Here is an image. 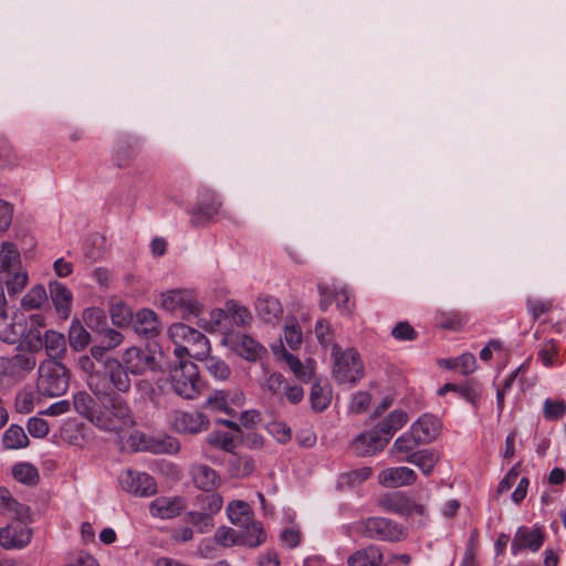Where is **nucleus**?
I'll return each mask as SVG.
<instances>
[{
	"mask_svg": "<svg viewBox=\"0 0 566 566\" xmlns=\"http://www.w3.org/2000/svg\"><path fill=\"white\" fill-rule=\"evenodd\" d=\"M48 294L43 285L33 286L21 300V306L25 311L41 307L46 301Z\"/></svg>",
	"mask_w": 566,
	"mask_h": 566,
	"instance_id": "c03bdc74",
	"label": "nucleus"
},
{
	"mask_svg": "<svg viewBox=\"0 0 566 566\" xmlns=\"http://www.w3.org/2000/svg\"><path fill=\"white\" fill-rule=\"evenodd\" d=\"M29 275L22 268L20 252L11 242H3L0 249V282H3L9 296L20 294L27 286Z\"/></svg>",
	"mask_w": 566,
	"mask_h": 566,
	"instance_id": "423d86ee",
	"label": "nucleus"
},
{
	"mask_svg": "<svg viewBox=\"0 0 566 566\" xmlns=\"http://www.w3.org/2000/svg\"><path fill=\"white\" fill-rule=\"evenodd\" d=\"M91 340L90 333L78 321H73L69 329V343L74 350L84 349Z\"/></svg>",
	"mask_w": 566,
	"mask_h": 566,
	"instance_id": "ea45409f",
	"label": "nucleus"
},
{
	"mask_svg": "<svg viewBox=\"0 0 566 566\" xmlns=\"http://www.w3.org/2000/svg\"><path fill=\"white\" fill-rule=\"evenodd\" d=\"M552 307V303L548 301L542 300H528L527 308L533 314L535 318L539 317L542 314L548 312Z\"/></svg>",
	"mask_w": 566,
	"mask_h": 566,
	"instance_id": "338daca9",
	"label": "nucleus"
},
{
	"mask_svg": "<svg viewBox=\"0 0 566 566\" xmlns=\"http://www.w3.org/2000/svg\"><path fill=\"white\" fill-rule=\"evenodd\" d=\"M284 339L292 349H296L302 344L303 334L295 318L286 319Z\"/></svg>",
	"mask_w": 566,
	"mask_h": 566,
	"instance_id": "09e8293b",
	"label": "nucleus"
},
{
	"mask_svg": "<svg viewBox=\"0 0 566 566\" xmlns=\"http://www.w3.org/2000/svg\"><path fill=\"white\" fill-rule=\"evenodd\" d=\"M170 381L175 392L185 399H195L203 386L197 365L187 359H179L170 369Z\"/></svg>",
	"mask_w": 566,
	"mask_h": 566,
	"instance_id": "6e6552de",
	"label": "nucleus"
},
{
	"mask_svg": "<svg viewBox=\"0 0 566 566\" xmlns=\"http://www.w3.org/2000/svg\"><path fill=\"white\" fill-rule=\"evenodd\" d=\"M287 381L277 373L271 374L265 380V387L274 395H282Z\"/></svg>",
	"mask_w": 566,
	"mask_h": 566,
	"instance_id": "e2e57ef3",
	"label": "nucleus"
},
{
	"mask_svg": "<svg viewBox=\"0 0 566 566\" xmlns=\"http://www.w3.org/2000/svg\"><path fill=\"white\" fill-rule=\"evenodd\" d=\"M83 321L88 328L97 333L103 332L107 325L104 311L97 307L86 308L83 313Z\"/></svg>",
	"mask_w": 566,
	"mask_h": 566,
	"instance_id": "49530a36",
	"label": "nucleus"
},
{
	"mask_svg": "<svg viewBox=\"0 0 566 566\" xmlns=\"http://www.w3.org/2000/svg\"><path fill=\"white\" fill-rule=\"evenodd\" d=\"M315 333L318 338V342L323 346H327L332 343V335L329 332V326L325 321H318L315 325Z\"/></svg>",
	"mask_w": 566,
	"mask_h": 566,
	"instance_id": "774afa93",
	"label": "nucleus"
},
{
	"mask_svg": "<svg viewBox=\"0 0 566 566\" xmlns=\"http://www.w3.org/2000/svg\"><path fill=\"white\" fill-rule=\"evenodd\" d=\"M448 367L459 369L462 375H470L476 369V358L473 354L464 353L449 360Z\"/></svg>",
	"mask_w": 566,
	"mask_h": 566,
	"instance_id": "3c124183",
	"label": "nucleus"
},
{
	"mask_svg": "<svg viewBox=\"0 0 566 566\" xmlns=\"http://www.w3.org/2000/svg\"><path fill=\"white\" fill-rule=\"evenodd\" d=\"M379 505L387 512L405 516L412 514L423 515L426 511L423 504L416 503L412 499L400 492L384 495L379 499Z\"/></svg>",
	"mask_w": 566,
	"mask_h": 566,
	"instance_id": "f3484780",
	"label": "nucleus"
},
{
	"mask_svg": "<svg viewBox=\"0 0 566 566\" xmlns=\"http://www.w3.org/2000/svg\"><path fill=\"white\" fill-rule=\"evenodd\" d=\"M422 444L417 440L415 433L409 430L399 436L392 443L389 454L398 462L406 461L411 454H416L418 446Z\"/></svg>",
	"mask_w": 566,
	"mask_h": 566,
	"instance_id": "a878e982",
	"label": "nucleus"
},
{
	"mask_svg": "<svg viewBox=\"0 0 566 566\" xmlns=\"http://www.w3.org/2000/svg\"><path fill=\"white\" fill-rule=\"evenodd\" d=\"M119 483L124 491L138 496H149L156 492L154 479L144 472L127 470L120 474Z\"/></svg>",
	"mask_w": 566,
	"mask_h": 566,
	"instance_id": "dca6fc26",
	"label": "nucleus"
},
{
	"mask_svg": "<svg viewBox=\"0 0 566 566\" xmlns=\"http://www.w3.org/2000/svg\"><path fill=\"white\" fill-rule=\"evenodd\" d=\"M227 319H228L227 307L224 310L214 308L209 313V318L202 317L198 321V326L209 333L220 331L226 334V333H228L227 326L224 324Z\"/></svg>",
	"mask_w": 566,
	"mask_h": 566,
	"instance_id": "f704fd0d",
	"label": "nucleus"
},
{
	"mask_svg": "<svg viewBox=\"0 0 566 566\" xmlns=\"http://www.w3.org/2000/svg\"><path fill=\"white\" fill-rule=\"evenodd\" d=\"M155 304L160 310L186 319L191 316H199L203 308L198 293L190 287L165 290L158 294Z\"/></svg>",
	"mask_w": 566,
	"mask_h": 566,
	"instance_id": "39448f33",
	"label": "nucleus"
},
{
	"mask_svg": "<svg viewBox=\"0 0 566 566\" xmlns=\"http://www.w3.org/2000/svg\"><path fill=\"white\" fill-rule=\"evenodd\" d=\"M408 421V415L401 409H396L391 411L387 417L381 419L375 428L380 432V434L389 440L392 436L400 430Z\"/></svg>",
	"mask_w": 566,
	"mask_h": 566,
	"instance_id": "c85d7f7f",
	"label": "nucleus"
},
{
	"mask_svg": "<svg viewBox=\"0 0 566 566\" xmlns=\"http://www.w3.org/2000/svg\"><path fill=\"white\" fill-rule=\"evenodd\" d=\"M186 507L182 496H159L149 506L150 514L159 518H174Z\"/></svg>",
	"mask_w": 566,
	"mask_h": 566,
	"instance_id": "4be33fe9",
	"label": "nucleus"
},
{
	"mask_svg": "<svg viewBox=\"0 0 566 566\" xmlns=\"http://www.w3.org/2000/svg\"><path fill=\"white\" fill-rule=\"evenodd\" d=\"M1 513L15 520L0 528V545L4 549H21L32 538V530L23 522L29 517V509L18 503L7 489H0Z\"/></svg>",
	"mask_w": 566,
	"mask_h": 566,
	"instance_id": "f03ea898",
	"label": "nucleus"
},
{
	"mask_svg": "<svg viewBox=\"0 0 566 566\" xmlns=\"http://www.w3.org/2000/svg\"><path fill=\"white\" fill-rule=\"evenodd\" d=\"M197 502L199 510L210 513L212 516L217 514L223 505L222 496L217 493L198 496Z\"/></svg>",
	"mask_w": 566,
	"mask_h": 566,
	"instance_id": "603ef678",
	"label": "nucleus"
},
{
	"mask_svg": "<svg viewBox=\"0 0 566 566\" xmlns=\"http://www.w3.org/2000/svg\"><path fill=\"white\" fill-rule=\"evenodd\" d=\"M70 375L66 367L56 360H44L39 366L38 390L43 396L57 397L66 392Z\"/></svg>",
	"mask_w": 566,
	"mask_h": 566,
	"instance_id": "0eeeda50",
	"label": "nucleus"
},
{
	"mask_svg": "<svg viewBox=\"0 0 566 566\" xmlns=\"http://www.w3.org/2000/svg\"><path fill=\"white\" fill-rule=\"evenodd\" d=\"M543 413L547 420H558L566 413V403L564 400L547 398L544 401Z\"/></svg>",
	"mask_w": 566,
	"mask_h": 566,
	"instance_id": "864d4df0",
	"label": "nucleus"
},
{
	"mask_svg": "<svg viewBox=\"0 0 566 566\" xmlns=\"http://www.w3.org/2000/svg\"><path fill=\"white\" fill-rule=\"evenodd\" d=\"M99 333L103 335L102 343L109 350L118 347L124 340L123 335L114 328L105 327L104 331Z\"/></svg>",
	"mask_w": 566,
	"mask_h": 566,
	"instance_id": "680f3d73",
	"label": "nucleus"
},
{
	"mask_svg": "<svg viewBox=\"0 0 566 566\" xmlns=\"http://www.w3.org/2000/svg\"><path fill=\"white\" fill-rule=\"evenodd\" d=\"M228 318H231L237 326H248L252 322V315L250 311L239 304L238 302L230 300L227 302Z\"/></svg>",
	"mask_w": 566,
	"mask_h": 566,
	"instance_id": "79ce46f5",
	"label": "nucleus"
},
{
	"mask_svg": "<svg viewBox=\"0 0 566 566\" xmlns=\"http://www.w3.org/2000/svg\"><path fill=\"white\" fill-rule=\"evenodd\" d=\"M94 397L86 391H78L73 396V405L77 413L85 417L96 428L107 432L119 433L128 431L135 426V418L128 402L120 397L111 400H99L103 408Z\"/></svg>",
	"mask_w": 566,
	"mask_h": 566,
	"instance_id": "f257e3e1",
	"label": "nucleus"
},
{
	"mask_svg": "<svg viewBox=\"0 0 566 566\" xmlns=\"http://www.w3.org/2000/svg\"><path fill=\"white\" fill-rule=\"evenodd\" d=\"M170 424L181 434H197L208 430L210 421L202 412L175 410L170 415Z\"/></svg>",
	"mask_w": 566,
	"mask_h": 566,
	"instance_id": "ddd939ff",
	"label": "nucleus"
},
{
	"mask_svg": "<svg viewBox=\"0 0 566 566\" xmlns=\"http://www.w3.org/2000/svg\"><path fill=\"white\" fill-rule=\"evenodd\" d=\"M239 545L250 548H256L266 541V533L260 521L254 520V516L245 525L240 526Z\"/></svg>",
	"mask_w": 566,
	"mask_h": 566,
	"instance_id": "393cba45",
	"label": "nucleus"
},
{
	"mask_svg": "<svg viewBox=\"0 0 566 566\" xmlns=\"http://www.w3.org/2000/svg\"><path fill=\"white\" fill-rule=\"evenodd\" d=\"M319 292V307L322 311H327L333 301L336 302L337 308L343 315H349L354 310V302L352 301L350 294L345 286L332 284L318 285Z\"/></svg>",
	"mask_w": 566,
	"mask_h": 566,
	"instance_id": "2eb2a0df",
	"label": "nucleus"
},
{
	"mask_svg": "<svg viewBox=\"0 0 566 566\" xmlns=\"http://www.w3.org/2000/svg\"><path fill=\"white\" fill-rule=\"evenodd\" d=\"M12 217V207L8 202L0 199V231H4L10 227Z\"/></svg>",
	"mask_w": 566,
	"mask_h": 566,
	"instance_id": "69168bd1",
	"label": "nucleus"
},
{
	"mask_svg": "<svg viewBox=\"0 0 566 566\" xmlns=\"http://www.w3.org/2000/svg\"><path fill=\"white\" fill-rule=\"evenodd\" d=\"M388 444L386 438L374 427L369 431L363 432L353 441V449L359 455H374Z\"/></svg>",
	"mask_w": 566,
	"mask_h": 566,
	"instance_id": "412c9836",
	"label": "nucleus"
},
{
	"mask_svg": "<svg viewBox=\"0 0 566 566\" xmlns=\"http://www.w3.org/2000/svg\"><path fill=\"white\" fill-rule=\"evenodd\" d=\"M410 430L415 433L418 441L427 444L436 440L440 434L441 422L437 417L424 413L411 424Z\"/></svg>",
	"mask_w": 566,
	"mask_h": 566,
	"instance_id": "5701e85b",
	"label": "nucleus"
},
{
	"mask_svg": "<svg viewBox=\"0 0 566 566\" xmlns=\"http://www.w3.org/2000/svg\"><path fill=\"white\" fill-rule=\"evenodd\" d=\"M255 311L258 316L268 324L277 323L283 313L280 301L273 296L259 297L255 303Z\"/></svg>",
	"mask_w": 566,
	"mask_h": 566,
	"instance_id": "cd10ccee",
	"label": "nucleus"
},
{
	"mask_svg": "<svg viewBox=\"0 0 566 566\" xmlns=\"http://www.w3.org/2000/svg\"><path fill=\"white\" fill-rule=\"evenodd\" d=\"M2 442L7 449H22L29 444V438L22 427L11 424L4 431Z\"/></svg>",
	"mask_w": 566,
	"mask_h": 566,
	"instance_id": "4c0bfd02",
	"label": "nucleus"
},
{
	"mask_svg": "<svg viewBox=\"0 0 566 566\" xmlns=\"http://www.w3.org/2000/svg\"><path fill=\"white\" fill-rule=\"evenodd\" d=\"M310 399H311L312 408L315 411L321 412V411L325 410L328 407V405L331 403V399H332V389H331L329 385L326 382L325 384L315 382L312 386Z\"/></svg>",
	"mask_w": 566,
	"mask_h": 566,
	"instance_id": "c9c22d12",
	"label": "nucleus"
},
{
	"mask_svg": "<svg viewBox=\"0 0 566 566\" xmlns=\"http://www.w3.org/2000/svg\"><path fill=\"white\" fill-rule=\"evenodd\" d=\"M219 197L211 190H202L197 203L189 210L190 221L193 226H202L211 221L221 209Z\"/></svg>",
	"mask_w": 566,
	"mask_h": 566,
	"instance_id": "4468645a",
	"label": "nucleus"
},
{
	"mask_svg": "<svg viewBox=\"0 0 566 566\" xmlns=\"http://www.w3.org/2000/svg\"><path fill=\"white\" fill-rule=\"evenodd\" d=\"M382 553L377 546H368L352 554L347 559V566H381Z\"/></svg>",
	"mask_w": 566,
	"mask_h": 566,
	"instance_id": "473e14b6",
	"label": "nucleus"
},
{
	"mask_svg": "<svg viewBox=\"0 0 566 566\" xmlns=\"http://www.w3.org/2000/svg\"><path fill=\"white\" fill-rule=\"evenodd\" d=\"M186 521L197 527L200 533H208L213 527V516L201 510L189 511Z\"/></svg>",
	"mask_w": 566,
	"mask_h": 566,
	"instance_id": "de8ad7c7",
	"label": "nucleus"
},
{
	"mask_svg": "<svg viewBox=\"0 0 566 566\" xmlns=\"http://www.w3.org/2000/svg\"><path fill=\"white\" fill-rule=\"evenodd\" d=\"M134 157H135V153L133 149H130V148L126 149L124 147H119L115 151L114 163L117 167L125 168V167L129 166V164L132 163Z\"/></svg>",
	"mask_w": 566,
	"mask_h": 566,
	"instance_id": "0e129e2a",
	"label": "nucleus"
},
{
	"mask_svg": "<svg viewBox=\"0 0 566 566\" xmlns=\"http://www.w3.org/2000/svg\"><path fill=\"white\" fill-rule=\"evenodd\" d=\"M227 515L232 524L240 527L250 521L253 516V512L245 501L234 500L228 504Z\"/></svg>",
	"mask_w": 566,
	"mask_h": 566,
	"instance_id": "72a5a7b5",
	"label": "nucleus"
},
{
	"mask_svg": "<svg viewBox=\"0 0 566 566\" xmlns=\"http://www.w3.org/2000/svg\"><path fill=\"white\" fill-rule=\"evenodd\" d=\"M151 449L156 453H175L179 450V442L172 437L157 438L154 440Z\"/></svg>",
	"mask_w": 566,
	"mask_h": 566,
	"instance_id": "6e6d98bb",
	"label": "nucleus"
},
{
	"mask_svg": "<svg viewBox=\"0 0 566 566\" xmlns=\"http://www.w3.org/2000/svg\"><path fill=\"white\" fill-rule=\"evenodd\" d=\"M222 344L248 361H258L266 355V348L248 334L226 333Z\"/></svg>",
	"mask_w": 566,
	"mask_h": 566,
	"instance_id": "9d476101",
	"label": "nucleus"
},
{
	"mask_svg": "<svg viewBox=\"0 0 566 566\" xmlns=\"http://www.w3.org/2000/svg\"><path fill=\"white\" fill-rule=\"evenodd\" d=\"M371 397L366 391H358L353 395L349 409L352 412L361 413L367 410L370 405Z\"/></svg>",
	"mask_w": 566,
	"mask_h": 566,
	"instance_id": "bf43d9fd",
	"label": "nucleus"
},
{
	"mask_svg": "<svg viewBox=\"0 0 566 566\" xmlns=\"http://www.w3.org/2000/svg\"><path fill=\"white\" fill-rule=\"evenodd\" d=\"M86 384L98 400H107L109 403L115 397L123 398L132 389L129 373L117 358H106L102 374L87 377Z\"/></svg>",
	"mask_w": 566,
	"mask_h": 566,
	"instance_id": "7ed1b4c3",
	"label": "nucleus"
},
{
	"mask_svg": "<svg viewBox=\"0 0 566 566\" xmlns=\"http://www.w3.org/2000/svg\"><path fill=\"white\" fill-rule=\"evenodd\" d=\"M202 360H205V367L213 378L226 380L231 375V368L223 359L207 355Z\"/></svg>",
	"mask_w": 566,
	"mask_h": 566,
	"instance_id": "37998d69",
	"label": "nucleus"
},
{
	"mask_svg": "<svg viewBox=\"0 0 566 566\" xmlns=\"http://www.w3.org/2000/svg\"><path fill=\"white\" fill-rule=\"evenodd\" d=\"M417 481V473L408 467H391L378 473V482L385 488H401Z\"/></svg>",
	"mask_w": 566,
	"mask_h": 566,
	"instance_id": "6ab92c4d",
	"label": "nucleus"
},
{
	"mask_svg": "<svg viewBox=\"0 0 566 566\" xmlns=\"http://www.w3.org/2000/svg\"><path fill=\"white\" fill-rule=\"evenodd\" d=\"M207 441L212 447L219 448L227 452H233L235 448L233 437L223 431H212L208 434Z\"/></svg>",
	"mask_w": 566,
	"mask_h": 566,
	"instance_id": "8fccbe9b",
	"label": "nucleus"
},
{
	"mask_svg": "<svg viewBox=\"0 0 566 566\" xmlns=\"http://www.w3.org/2000/svg\"><path fill=\"white\" fill-rule=\"evenodd\" d=\"M130 375H143L147 371H154L158 365L154 355L140 347L132 346L127 348L119 360Z\"/></svg>",
	"mask_w": 566,
	"mask_h": 566,
	"instance_id": "f8f14e48",
	"label": "nucleus"
},
{
	"mask_svg": "<svg viewBox=\"0 0 566 566\" xmlns=\"http://www.w3.org/2000/svg\"><path fill=\"white\" fill-rule=\"evenodd\" d=\"M244 401V395L241 390H216L207 399V407L213 411L233 413L232 406H241Z\"/></svg>",
	"mask_w": 566,
	"mask_h": 566,
	"instance_id": "aec40b11",
	"label": "nucleus"
},
{
	"mask_svg": "<svg viewBox=\"0 0 566 566\" xmlns=\"http://www.w3.org/2000/svg\"><path fill=\"white\" fill-rule=\"evenodd\" d=\"M214 541L223 547L239 545V532L228 526H220L214 533Z\"/></svg>",
	"mask_w": 566,
	"mask_h": 566,
	"instance_id": "5fc2aeb1",
	"label": "nucleus"
},
{
	"mask_svg": "<svg viewBox=\"0 0 566 566\" xmlns=\"http://www.w3.org/2000/svg\"><path fill=\"white\" fill-rule=\"evenodd\" d=\"M282 358L298 379L303 381L311 379L313 367L310 364L304 365L296 356L287 353L285 349L282 350Z\"/></svg>",
	"mask_w": 566,
	"mask_h": 566,
	"instance_id": "a19ab883",
	"label": "nucleus"
},
{
	"mask_svg": "<svg viewBox=\"0 0 566 566\" xmlns=\"http://www.w3.org/2000/svg\"><path fill=\"white\" fill-rule=\"evenodd\" d=\"M391 335L398 340H412L417 333L408 322L398 323L391 331Z\"/></svg>",
	"mask_w": 566,
	"mask_h": 566,
	"instance_id": "052dcab7",
	"label": "nucleus"
},
{
	"mask_svg": "<svg viewBox=\"0 0 566 566\" xmlns=\"http://www.w3.org/2000/svg\"><path fill=\"white\" fill-rule=\"evenodd\" d=\"M168 337L176 345L174 354L178 359L190 356L202 360L211 349L209 339L201 332L184 323H174L168 328Z\"/></svg>",
	"mask_w": 566,
	"mask_h": 566,
	"instance_id": "20e7f679",
	"label": "nucleus"
},
{
	"mask_svg": "<svg viewBox=\"0 0 566 566\" xmlns=\"http://www.w3.org/2000/svg\"><path fill=\"white\" fill-rule=\"evenodd\" d=\"M439 460L440 453L432 448L418 450L416 454L406 458V462L416 465L426 476L433 473Z\"/></svg>",
	"mask_w": 566,
	"mask_h": 566,
	"instance_id": "c756f323",
	"label": "nucleus"
},
{
	"mask_svg": "<svg viewBox=\"0 0 566 566\" xmlns=\"http://www.w3.org/2000/svg\"><path fill=\"white\" fill-rule=\"evenodd\" d=\"M50 296L56 311L67 317L73 301V294L64 284L53 281L49 284Z\"/></svg>",
	"mask_w": 566,
	"mask_h": 566,
	"instance_id": "7c9ffc66",
	"label": "nucleus"
},
{
	"mask_svg": "<svg viewBox=\"0 0 566 566\" xmlns=\"http://www.w3.org/2000/svg\"><path fill=\"white\" fill-rule=\"evenodd\" d=\"M43 344L49 356L48 360L62 359L66 354V340L62 333L48 329L44 333Z\"/></svg>",
	"mask_w": 566,
	"mask_h": 566,
	"instance_id": "2f4dec72",
	"label": "nucleus"
},
{
	"mask_svg": "<svg viewBox=\"0 0 566 566\" xmlns=\"http://www.w3.org/2000/svg\"><path fill=\"white\" fill-rule=\"evenodd\" d=\"M135 332L146 337L155 336L159 331L158 315L149 308L139 310L132 318Z\"/></svg>",
	"mask_w": 566,
	"mask_h": 566,
	"instance_id": "bb28decb",
	"label": "nucleus"
},
{
	"mask_svg": "<svg viewBox=\"0 0 566 566\" xmlns=\"http://www.w3.org/2000/svg\"><path fill=\"white\" fill-rule=\"evenodd\" d=\"M7 364L12 376H20L31 371L36 365V359L32 354L22 353L9 358Z\"/></svg>",
	"mask_w": 566,
	"mask_h": 566,
	"instance_id": "e433bc0d",
	"label": "nucleus"
},
{
	"mask_svg": "<svg viewBox=\"0 0 566 566\" xmlns=\"http://www.w3.org/2000/svg\"><path fill=\"white\" fill-rule=\"evenodd\" d=\"M557 356V346L554 340H548L543 344L538 352V359L546 367L554 364L555 357Z\"/></svg>",
	"mask_w": 566,
	"mask_h": 566,
	"instance_id": "13d9d810",
	"label": "nucleus"
},
{
	"mask_svg": "<svg viewBox=\"0 0 566 566\" xmlns=\"http://www.w3.org/2000/svg\"><path fill=\"white\" fill-rule=\"evenodd\" d=\"M334 356L333 375L339 384H355L364 375V366L358 353L354 348L340 352L338 345L333 346Z\"/></svg>",
	"mask_w": 566,
	"mask_h": 566,
	"instance_id": "1a4fd4ad",
	"label": "nucleus"
},
{
	"mask_svg": "<svg viewBox=\"0 0 566 566\" xmlns=\"http://www.w3.org/2000/svg\"><path fill=\"white\" fill-rule=\"evenodd\" d=\"M545 535L541 528L530 530L525 526L517 528L512 543L511 552L514 556L518 555L524 549L537 552L544 544Z\"/></svg>",
	"mask_w": 566,
	"mask_h": 566,
	"instance_id": "a211bd4d",
	"label": "nucleus"
},
{
	"mask_svg": "<svg viewBox=\"0 0 566 566\" xmlns=\"http://www.w3.org/2000/svg\"><path fill=\"white\" fill-rule=\"evenodd\" d=\"M23 328L15 324L4 313L0 314V339L7 344H15L22 335Z\"/></svg>",
	"mask_w": 566,
	"mask_h": 566,
	"instance_id": "58836bf2",
	"label": "nucleus"
},
{
	"mask_svg": "<svg viewBox=\"0 0 566 566\" xmlns=\"http://www.w3.org/2000/svg\"><path fill=\"white\" fill-rule=\"evenodd\" d=\"M29 433L34 438H44L49 433L48 422L39 417H32L27 424Z\"/></svg>",
	"mask_w": 566,
	"mask_h": 566,
	"instance_id": "4d7b16f0",
	"label": "nucleus"
},
{
	"mask_svg": "<svg viewBox=\"0 0 566 566\" xmlns=\"http://www.w3.org/2000/svg\"><path fill=\"white\" fill-rule=\"evenodd\" d=\"M13 478L21 483L33 485L39 481L38 469L30 463H18L12 468Z\"/></svg>",
	"mask_w": 566,
	"mask_h": 566,
	"instance_id": "a18cd8bd",
	"label": "nucleus"
},
{
	"mask_svg": "<svg viewBox=\"0 0 566 566\" xmlns=\"http://www.w3.org/2000/svg\"><path fill=\"white\" fill-rule=\"evenodd\" d=\"M359 530L365 536L380 541H400L405 535L401 525L385 517L366 518Z\"/></svg>",
	"mask_w": 566,
	"mask_h": 566,
	"instance_id": "9b49d317",
	"label": "nucleus"
},
{
	"mask_svg": "<svg viewBox=\"0 0 566 566\" xmlns=\"http://www.w3.org/2000/svg\"><path fill=\"white\" fill-rule=\"evenodd\" d=\"M190 473L195 485L205 492L216 490L221 481L217 471L203 463L193 464Z\"/></svg>",
	"mask_w": 566,
	"mask_h": 566,
	"instance_id": "b1692460",
	"label": "nucleus"
}]
</instances>
